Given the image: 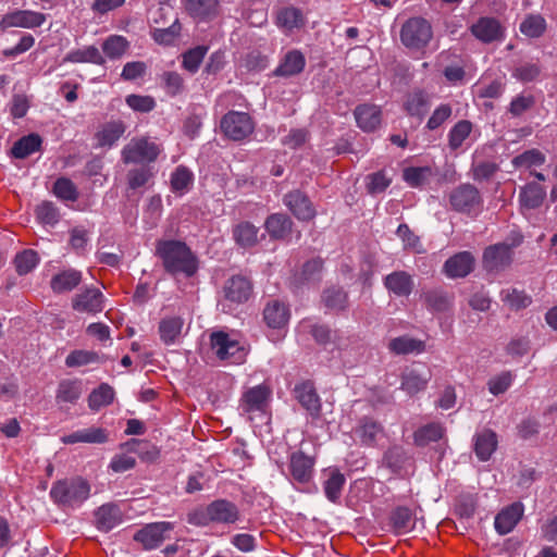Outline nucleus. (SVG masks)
Returning <instances> with one entry per match:
<instances>
[{"mask_svg": "<svg viewBox=\"0 0 557 557\" xmlns=\"http://www.w3.org/2000/svg\"><path fill=\"white\" fill-rule=\"evenodd\" d=\"M210 345L216 357L221 360L231 359L233 362H239L244 357V351L239 343L232 339L230 335L223 331L211 333Z\"/></svg>", "mask_w": 557, "mask_h": 557, "instance_id": "obj_10", "label": "nucleus"}, {"mask_svg": "<svg viewBox=\"0 0 557 557\" xmlns=\"http://www.w3.org/2000/svg\"><path fill=\"white\" fill-rule=\"evenodd\" d=\"M293 222L284 213H273L264 222V227L271 238L282 239L292 232Z\"/></svg>", "mask_w": 557, "mask_h": 557, "instance_id": "obj_36", "label": "nucleus"}, {"mask_svg": "<svg viewBox=\"0 0 557 557\" xmlns=\"http://www.w3.org/2000/svg\"><path fill=\"white\" fill-rule=\"evenodd\" d=\"M207 52L208 47L206 46H197L187 50L182 55V66L189 73L195 74L199 70Z\"/></svg>", "mask_w": 557, "mask_h": 557, "instance_id": "obj_55", "label": "nucleus"}, {"mask_svg": "<svg viewBox=\"0 0 557 557\" xmlns=\"http://www.w3.org/2000/svg\"><path fill=\"white\" fill-rule=\"evenodd\" d=\"M259 228L248 221L238 223L233 228L235 243L243 248H250L258 243Z\"/></svg>", "mask_w": 557, "mask_h": 557, "instance_id": "obj_44", "label": "nucleus"}, {"mask_svg": "<svg viewBox=\"0 0 557 557\" xmlns=\"http://www.w3.org/2000/svg\"><path fill=\"white\" fill-rule=\"evenodd\" d=\"M432 26L423 17H411L407 20L400 29L401 44L412 50L425 48L432 39Z\"/></svg>", "mask_w": 557, "mask_h": 557, "instance_id": "obj_4", "label": "nucleus"}, {"mask_svg": "<svg viewBox=\"0 0 557 557\" xmlns=\"http://www.w3.org/2000/svg\"><path fill=\"white\" fill-rule=\"evenodd\" d=\"M53 193L58 198L66 201H75L78 198L75 184L66 177H60L54 182Z\"/></svg>", "mask_w": 557, "mask_h": 557, "instance_id": "obj_60", "label": "nucleus"}, {"mask_svg": "<svg viewBox=\"0 0 557 557\" xmlns=\"http://www.w3.org/2000/svg\"><path fill=\"white\" fill-rule=\"evenodd\" d=\"M209 505V513L213 523L233 524L239 519L240 513L238 507L227 499H215Z\"/></svg>", "mask_w": 557, "mask_h": 557, "instance_id": "obj_24", "label": "nucleus"}, {"mask_svg": "<svg viewBox=\"0 0 557 557\" xmlns=\"http://www.w3.org/2000/svg\"><path fill=\"white\" fill-rule=\"evenodd\" d=\"M545 197V188L533 182L520 189L519 201L525 209H536L542 206Z\"/></svg>", "mask_w": 557, "mask_h": 557, "instance_id": "obj_39", "label": "nucleus"}, {"mask_svg": "<svg viewBox=\"0 0 557 557\" xmlns=\"http://www.w3.org/2000/svg\"><path fill=\"white\" fill-rule=\"evenodd\" d=\"M126 125L121 120L109 121L104 123L95 134L97 147H112L124 135Z\"/></svg>", "mask_w": 557, "mask_h": 557, "instance_id": "obj_29", "label": "nucleus"}, {"mask_svg": "<svg viewBox=\"0 0 557 557\" xmlns=\"http://www.w3.org/2000/svg\"><path fill=\"white\" fill-rule=\"evenodd\" d=\"M383 426L380 422L373 418L363 417L360 419L358 426L356 428V434L360 438L361 444L366 446H374L377 436L383 433Z\"/></svg>", "mask_w": 557, "mask_h": 557, "instance_id": "obj_37", "label": "nucleus"}, {"mask_svg": "<svg viewBox=\"0 0 557 557\" xmlns=\"http://www.w3.org/2000/svg\"><path fill=\"white\" fill-rule=\"evenodd\" d=\"M547 28L546 20L541 14H529L520 24V32L529 38L541 37Z\"/></svg>", "mask_w": 557, "mask_h": 557, "instance_id": "obj_50", "label": "nucleus"}, {"mask_svg": "<svg viewBox=\"0 0 557 557\" xmlns=\"http://www.w3.org/2000/svg\"><path fill=\"white\" fill-rule=\"evenodd\" d=\"M64 63H92L103 65L104 58L96 46H87L83 49L72 50L63 58Z\"/></svg>", "mask_w": 557, "mask_h": 557, "instance_id": "obj_38", "label": "nucleus"}, {"mask_svg": "<svg viewBox=\"0 0 557 557\" xmlns=\"http://www.w3.org/2000/svg\"><path fill=\"white\" fill-rule=\"evenodd\" d=\"M90 491L91 486L86 479L74 476L54 482L49 496L58 506L75 509L89 498Z\"/></svg>", "mask_w": 557, "mask_h": 557, "instance_id": "obj_2", "label": "nucleus"}, {"mask_svg": "<svg viewBox=\"0 0 557 557\" xmlns=\"http://www.w3.org/2000/svg\"><path fill=\"white\" fill-rule=\"evenodd\" d=\"M128 48V41L123 36L111 35L102 44L103 53L110 59L121 58Z\"/></svg>", "mask_w": 557, "mask_h": 557, "instance_id": "obj_58", "label": "nucleus"}, {"mask_svg": "<svg viewBox=\"0 0 557 557\" xmlns=\"http://www.w3.org/2000/svg\"><path fill=\"white\" fill-rule=\"evenodd\" d=\"M523 242L522 235H516L510 243H497L486 247L483 251V267L488 272L500 271L512 262V249Z\"/></svg>", "mask_w": 557, "mask_h": 557, "instance_id": "obj_3", "label": "nucleus"}, {"mask_svg": "<svg viewBox=\"0 0 557 557\" xmlns=\"http://www.w3.org/2000/svg\"><path fill=\"white\" fill-rule=\"evenodd\" d=\"M83 280V274L76 269H67L54 274L50 287L55 294L69 293L75 289Z\"/></svg>", "mask_w": 557, "mask_h": 557, "instance_id": "obj_30", "label": "nucleus"}, {"mask_svg": "<svg viewBox=\"0 0 557 557\" xmlns=\"http://www.w3.org/2000/svg\"><path fill=\"white\" fill-rule=\"evenodd\" d=\"M416 524L411 509L398 506L389 515V525L396 535H404L413 530Z\"/></svg>", "mask_w": 557, "mask_h": 557, "instance_id": "obj_32", "label": "nucleus"}, {"mask_svg": "<svg viewBox=\"0 0 557 557\" xmlns=\"http://www.w3.org/2000/svg\"><path fill=\"white\" fill-rule=\"evenodd\" d=\"M223 293L226 300L234 304H243L249 299L252 293V285L247 277L234 275L225 282Z\"/></svg>", "mask_w": 557, "mask_h": 557, "instance_id": "obj_20", "label": "nucleus"}, {"mask_svg": "<svg viewBox=\"0 0 557 557\" xmlns=\"http://www.w3.org/2000/svg\"><path fill=\"white\" fill-rule=\"evenodd\" d=\"M386 290L396 297H408L414 289L413 276L407 271L398 270L387 274L383 280Z\"/></svg>", "mask_w": 557, "mask_h": 557, "instance_id": "obj_18", "label": "nucleus"}, {"mask_svg": "<svg viewBox=\"0 0 557 557\" xmlns=\"http://www.w3.org/2000/svg\"><path fill=\"white\" fill-rule=\"evenodd\" d=\"M497 446V434L491 429H483L473 435V449L480 461L490 460Z\"/></svg>", "mask_w": 557, "mask_h": 557, "instance_id": "obj_21", "label": "nucleus"}, {"mask_svg": "<svg viewBox=\"0 0 557 557\" xmlns=\"http://www.w3.org/2000/svg\"><path fill=\"white\" fill-rule=\"evenodd\" d=\"M546 161V157L543 152H541L539 149H529L524 152L516 156L512 159V165L517 169L524 168L530 169L532 166H540L544 164Z\"/></svg>", "mask_w": 557, "mask_h": 557, "instance_id": "obj_56", "label": "nucleus"}, {"mask_svg": "<svg viewBox=\"0 0 557 557\" xmlns=\"http://www.w3.org/2000/svg\"><path fill=\"white\" fill-rule=\"evenodd\" d=\"M114 389L107 383H101L88 396V407L91 411H98L113 403Z\"/></svg>", "mask_w": 557, "mask_h": 557, "instance_id": "obj_47", "label": "nucleus"}, {"mask_svg": "<svg viewBox=\"0 0 557 557\" xmlns=\"http://www.w3.org/2000/svg\"><path fill=\"white\" fill-rule=\"evenodd\" d=\"M403 107L409 116L422 120L431 107L430 95L423 89H414L405 96Z\"/></svg>", "mask_w": 557, "mask_h": 557, "instance_id": "obj_22", "label": "nucleus"}, {"mask_svg": "<svg viewBox=\"0 0 557 557\" xmlns=\"http://www.w3.org/2000/svg\"><path fill=\"white\" fill-rule=\"evenodd\" d=\"M181 30L182 25L178 17L175 15L169 26L154 27L151 32V37L159 45L170 46L173 45L176 38L181 35Z\"/></svg>", "mask_w": 557, "mask_h": 557, "instance_id": "obj_49", "label": "nucleus"}, {"mask_svg": "<svg viewBox=\"0 0 557 557\" xmlns=\"http://www.w3.org/2000/svg\"><path fill=\"white\" fill-rule=\"evenodd\" d=\"M125 101L131 109L143 113H148L152 111L156 107V101L150 96L132 94L126 97Z\"/></svg>", "mask_w": 557, "mask_h": 557, "instance_id": "obj_64", "label": "nucleus"}, {"mask_svg": "<svg viewBox=\"0 0 557 557\" xmlns=\"http://www.w3.org/2000/svg\"><path fill=\"white\" fill-rule=\"evenodd\" d=\"M408 461V455L404 447L395 445L383 455V465L394 474H399Z\"/></svg>", "mask_w": 557, "mask_h": 557, "instance_id": "obj_46", "label": "nucleus"}, {"mask_svg": "<svg viewBox=\"0 0 557 557\" xmlns=\"http://www.w3.org/2000/svg\"><path fill=\"white\" fill-rule=\"evenodd\" d=\"M173 529L174 523L170 521L148 523L134 533L133 540L139 543L145 550L157 549L169 539V533Z\"/></svg>", "mask_w": 557, "mask_h": 557, "instance_id": "obj_5", "label": "nucleus"}, {"mask_svg": "<svg viewBox=\"0 0 557 557\" xmlns=\"http://www.w3.org/2000/svg\"><path fill=\"white\" fill-rule=\"evenodd\" d=\"M513 375L510 371H504L500 374L493 376L487 382V387L491 394L498 396L507 392L511 386Z\"/></svg>", "mask_w": 557, "mask_h": 557, "instance_id": "obj_61", "label": "nucleus"}, {"mask_svg": "<svg viewBox=\"0 0 557 557\" xmlns=\"http://www.w3.org/2000/svg\"><path fill=\"white\" fill-rule=\"evenodd\" d=\"M346 483V478L343 473L339 472V470L334 469L330 472V476L323 484V490L325 497L331 503H337L341 495L342 490Z\"/></svg>", "mask_w": 557, "mask_h": 557, "instance_id": "obj_51", "label": "nucleus"}, {"mask_svg": "<svg viewBox=\"0 0 557 557\" xmlns=\"http://www.w3.org/2000/svg\"><path fill=\"white\" fill-rule=\"evenodd\" d=\"M95 527L100 532H110L123 521V512L119 505L107 503L98 507L95 512Z\"/></svg>", "mask_w": 557, "mask_h": 557, "instance_id": "obj_17", "label": "nucleus"}, {"mask_svg": "<svg viewBox=\"0 0 557 557\" xmlns=\"http://www.w3.org/2000/svg\"><path fill=\"white\" fill-rule=\"evenodd\" d=\"M221 129L232 140H243L252 134L255 124L246 112L230 111L221 120Z\"/></svg>", "mask_w": 557, "mask_h": 557, "instance_id": "obj_7", "label": "nucleus"}, {"mask_svg": "<svg viewBox=\"0 0 557 557\" xmlns=\"http://www.w3.org/2000/svg\"><path fill=\"white\" fill-rule=\"evenodd\" d=\"M42 140L38 134H29L21 137L11 148V154L15 159H25L32 153L39 151Z\"/></svg>", "mask_w": 557, "mask_h": 557, "instance_id": "obj_42", "label": "nucleus"}, {"mask_svg": "<svg viewBox=\"0 0 557 557\" xmlns=\"http://www.w3.org/2000/svg\"><path fill=\"white\" fill-rule=\"evenodd\" d=\"M125 445L127 447V451L136 453L147 460H154L159 455L157 447L146 441L132 440Z\"/></svg>", "mask_w": 557, "mask_h": 557, "instance_id": "obj_62", "label": "nucleus"}, {"mask_svg": "<svg viewBox=\"0 0 557 557\" xmlns=\"http://www.w3.org/2000/svg\"><path fill=\"white\" fill-rule=\"evenodd\" d=\"M472 132V123L468 120L458 121L448 133V147L450 150L459 149Z\"/></svg>", "mask_w": 557, "mask_h": 557, "instance_id": "obj_53", "label": "nucleus"}, {"mask_svg": "<svg viewBox=\"0 0 557 557\" xmlns=\"http://www.w3.org/2000/svg\"><path fill=\"white\" fill-rule=\"evenodd\" d=\"M47 20L46 14L32 10H15L4 14L0 21V29L10 27L36 28L40 27Z\"/></svg>", "mask_w": 557, "mask_h": 557, "instance_id": "obj_11", "label": "nucleus"}, {"mask_svg": "<svg viewBox=\"0 0 557 557\" xmlns=\"http://www.w3.org/2000/svg\"><path fill=\"white\" fill-rule=\"evenodd\" d=\"M277 25L292 30L305 25L302 11L295 7L283 8L277 13Z\"/></svg>", "mask_w": 557, "mask_h": 557, "instance_id": "obj_52", "label": "nucleus"}, {"mask_svg": "<svg viewBox=\"0 0 557 557\" xmlns=\"http://www.w3.org/2000/svg\"><path fill=\"white\" fill-rule=\"evenodd\" d=\"M306 66V58L300 50H289L273 71L277 77H292L300 74Z\"/></svg>", "mask_w": 557, "mask_h": 557, "instance_id": "obj_23", "label": "nucleus"}, {"mask_svg": "<svg viewBox=\"0 0 557 557\" xmlns=\"http://www.w3.org/2000/svg\"><path fill=\"white\" fill-rule=\"evenodd\" d=\"M84 392L83 381L79 379H63L55 391V403L75 405Z\"/></svg>", "mask_w": 557, "mask_h": 557, "instance_id": "obj_26", "label": "nucleus"}, {"mask_svg": "<svg viewBox=\"0 0 557 557\" xmlns=\"http://www.w3.org/2000/svg\"><path fill=\"white\" fill-rule=\"evenodd\" d=\"M284 205L301 221H310L315 216V209L310 199L300 190H292L283 198Z\"/></svg>", "mask_w": 557, "mask_h": 557, "instance_id": "obj_16", "label": "nucleus"}, {"mask_svg": "<svg viewBox=\"0 0 557 557\" xmlns=\"http://www.w3.org/2000/svg\"><path fill=\"white\" fill-rule=\"evenodd\" d=\"M523 515V506L521 503H515L504 508L497 513L494 521L495 530L498 534L505 535L513 530Z\"/></svg>", "mask_w": 557, "mask_h": 557, "instance_id": "obj_25", "label": "nucleus"}, {"mask_svg": "<svg viewBox=\"0 0 557 557\" xmlns=\"http://www.w3.org/2000/svg\"><path fill=\"white\" fill-rule=\"evenodd\" d=\"M162 82L166 94L171 97H175L184 90V79L177 72H164L162 74Z\"/></svg>", "mask_w": 557, "mask_h": 557, "instance_id": "obj_63", "label": "nucleus"}, {"mask_svg": "<svg viewBox=\"0 0 557 557\" xmlns=\"http://www.w3.org/2000/svg\"><path fill=\"white\" fill-rule=\"evenodd\" d=\"M263 319L269 327L281 329L289 320V310L278 300L270 301L263 310Z\"/></svg>", "mask_w": 557, "mask_h": 557, "instance_id": "obj_35", "label": "nucleus"}, {"mask_svg": "<svg viewBox=\"0 0 557 557\" xmlns=\"http://www.w3.org/2000/svg\"><path fill=\"white\" fill-rule=\"evenodd\" d=\"M474 265L473 255L470 251H460L445 261L443 273L448 278H463L474 270Z\"/></svg>", "mask_w": 557, "mask_h": 557, "instance_id": "obj_14", "label": "nucleus"}, {"mask_svg": "<svg viewBox=\"0 0 557 557\" xmlns=\"http://www.w3.org/2000/svg\"><path fill=\"white\" fill-rule=\"evenodd\" d=\"M72 308L78 312L96 314L103 310V295L96 287H86L72 299Z\"/></svg>", "mask_w": 557, "mask_h": 557, "instance_id": "obj_15", "label": "nucleus"}, {"mask_svg": "<svg viewBox=\"0 0 557 557\" xmlns=\"http://www.w3.org/2000/svg\"><path fill=\"white\" fill-rule=\"evenodd\" d=\"M388 349L395 355L421 354L425 349V344L423 341L404 335L391 339Z\"/></svg>", "mask_w": 557, "mask_h": 557, "instance_id": "obj_41", "label": "nucleus"}, {"mask_svg": "<svg viewBox=\"0 0 557 557\" xmlns=\"http://www.w3.org/2000/svg\"><path fill=\"white\" fill-rule=\"evenodd\" d=\"M430 380V370L412 368L403 373L400 388L412 396L423 391Z\"/></svg>", "mask_w": 557, "mask_h": 557, "instance_id": "obj_27", "label": "nucleus"}, {"mask_svg": "<svg viewBox=\"0 0 557 557\" xmlns=\"http://www.w3.org/2000/svg\"><path fill=\"white\" fill-rule=\"evenodd\" d=\"M425 307L432 312H446L454 302V295L447 293L443 288H433L421 295Z\"/></svg>", "mask_w": 557, "mask_h": 557, "instance_id": "obj_31", "label": "nucleus"}, {"mask_svg": "<svg viewBox=\"0 0 557 557\" xmlns=\"http://www.w3.org/2000/svg\"><path fill=\"white\" fill-rule=\"evenodd\" d=\"M471 35L482 44L500 42L506 37V27L494 16H481L469 27Z\"/></svg>", "mask_w": 557, "mask_h": 557, "instance_id": "obj_8", "label": "nucleus"}, {"mask_svg": "<svg viewBox=\"0 0 557 557\" xmlns=\"http://www.w3.org/2000/svg\"><path fill=\"white\" fill-rule=\"evenodd\" d=\"M270 394V388L264 384L249 388L242 397L244 410L246 412L262 410Z\"/></svg>", "mask_w": 557, "mask_h": 557, "instance_id": "obj_34", "label": "nucleus"}, {"mask_svg": "<svg viewBox=\"0 0 557 557\" xmlns=\"http://www.w3.org/2000/svg\"><path fill=\"white\" fill-rule=\"evenodd\" d=\"M354 114L357 125L363 132H373L381 124V109L375 104H359Z\"/></svg>", "mask_w": 557, "mask_h": 557, "instance_id": "obj_28", "label": "nucleus"}, {"mask_svg": "<svg viewBox=\"0 0 557 557\" xmlns=\"http://www.w3.org/2000/svg\"><path fill=\"white\" fill-rule=\"evenodd\" d=\"M184 320L181 317H168L159 323V334L165 345H173L182 334Z\"/></svg>", "mask_w": 557, "mask_h": 557, "instance_id": "obj_40", "label": "nucleus"}, {"mask_svg": "<svg viewBox=\"0 0 557 557\" xmlns=\"http://www.w3.org/2000/svg\"><path fill=\"white\" fill-rule=\"evenodd\" d=\"M184 8L198 23L209 22L218 16L220 0H185Z\"/></svg>", "mask_w": 557, "mask_h": 557, "instance_id": "obj_19", "label": "nucleus"}, {"mask_svg": "<svg viewBox=\"0 0 557 557\" xmlns=\"http://www.w3.org/2000/svg\"><path fill=\"white\" fill-rule=\"evenodd\" d=\"M442 424L432 422L419 428L413 433V442L417 446H425L431 442H438L444 436Z\"/></svg>", "mask_w": 557, "mask_h": 557, "instance_id": "obj_48", "label": "nucleus"}, {"mask_svg": "<svg viewBox=\"0 0 557 557\" xmlns=\"http://www.w3.org/2000/svg\"><path fill=\"white\" fill-rule=\"evenodd\" d=\"M64 444L90 443L102 444L108 441V433L102 428H88L64 435L61 438Z\"/></svg>", "mask_w": 557, "mask_h": 557, "instance_id": "obj_33", "label": "nucleus"}, {"mask_svg": "<svg viewBox=\"0 0 557 557\" xmlns=\"http://www.w3.org/2000/svg\"><path fill=\"white\" fill-rule=\"evenodd\" d=\"M322 302L329 310L344 311L348 308V294L338 286H332L324 289L322 294Z\"/></svg>", "mask_w": 557, "mask_h": 557, "instance_id": "obj_45", "label": "nucleus"}, {"mask_svg": "<svg viewBox=\"0 0 557 557\" xmlns=\"http://www.w3.org/2000/svg\"><path fill=\"white\" fill-rule=\"evenodd\" d=\"M39 263L38 253L33 249H26L14 258L15 269L18 275H26Z\"/></svg>", "mask_w": 557, "mask_h": 557, "instance_id": "obj_57", "label": "nucleus"}, {"mask_svg": "<svg viewBox=\"0 0 557 557\" xmlns=\"http://www.w3.org/2000/svg\"><path fill=\"white\" fill-rule=\"evenodd\" d=\"M193 182V172L184 165H178L171 175V189L183 195L189 189Z\"/></svg>", "mask_w": 557, "mask_h": 557, "instance_id": "obj_54", "label": "nucleus"}, {"mask_svg": "<svg viewBox=\"0 0 557 557\" xmlns=\"http://www.w3.org/2000/svg\"><path fill=\"white\" fill-rule=\"evenodd\" d=\"M449 203L455 211L470 214L482 205V197L474 185L461 184L451 190Z\"/></svg>", "mask_w": 557, "mask_h": 557, "instance_id": "obj_9", "label": "nucleus"}, {"mask_svg": "<svg viewBox=\"0 0 557 557\" xmlns=\"http://www.w3.org/2000/svg\"><path fill=\"white\" fill-rule=\"evenodd\" d=\"M315 459L302 450L289 455L288 470L294 481L300 484L309 483L313 476Z\"/></svg>", "mask_w": 557, "mask_h": 557, "instance_id": "obj_13", "label": "nucleus"}, {"mask_svg": "<svg viewBox=\"0 0 557 557\" xmlns=\"http://www.w3.org/2000/svg\"><path fill=\"white\" fill-rule=\"evenodd\" d=\"M396 234L401 239L405 249H410L417 253L423 252L422 244L419 236H417L410 230L408 224H399Z\"/></svg>", "mask_w": 557, "mask_h": 557, "instance_id": "obj_59", "label": "nucleus"}, {"mask_svg": "<svg viewBox=\"0 0 557 557\" xmlns=\"http://www.w3.org/2000/svg\"><path fill=\"white\" fill-rule=\"evenodd\" d=\"M295 398L301 407L313 418L317 419L321 416L322 404L321 398L317 393L314 383L310 380H305L297 383L293 389Z\"/></svg>", "mask_w": 557, "mask_h": 557, "instance_id": "obj_12", "label": "nucleus"}, {"mask_svg": "<svg viewBox=\"0 0 557 557\" xmlns=\"http://www.w3.org/2000/svg\"><path fill=\"white\" fill-rule=\"evenodd\" d=\"M156 256L171 275L184 274L190 277L198 270V260L191 249L181 240L160 239L156 244Z\"/></svg>", "mask_w": 557, "mask_h": 557, "instance_id": "obj_1", "label": "nucleus"}, {"mask_svg": "<svg viewBox=\"0 0 557 557\" xmlns=\"http://www.w3.org/2000/svg\"><path fill=\"white\" fill-rule=\"evenodd\" d=\"M434 175L431 166H408L403 171L404 181L412 188H423Z\"/></svg>", "mask_w": 557, "mask_h": 557, "instance_id": "obj_43", "label": "nucleus"}, {"mask_svg": "<svg viewBox=\"0 0 557 557\" xmlns=\"http://www.w3.org/2000/svg\"><path fill=\"white\" fill-rule=\"evenodd\" d=\"M160 153L158 145L149 141L147 138H133L126 144L122 151V160L124 163H144L153 162Z\"/></svg>", "mask_w": 557, "mask_h": 557, "instance_id": "obj_6", "label": "nucleus"}]
</instances>
